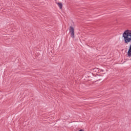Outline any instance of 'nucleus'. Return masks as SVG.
<instances>
[{"label": "nucleus", "instance_id": "3", "mask_svg": "<svg viewBox=\"0 0 131 131\" xmlns=\"http://www.w3.org/2000/svg\"><path fill=\"white\" fill-rule=\"evenodd\" d=\"M128 57H131V45L129 46V48L127 52Z\"/></svg>", "mask_w": 131, "mask_h": 131}, {"label": "nucleus", "instance_id": "1", "mask_svg": "<svg viewBox=\"0 0 131 131\" xmlns=\"http://www.w3.org/2000/svg\"><path fill=\"white\" fill-rule=\"evenodd\" d=\"M122 36L124 38V43L128 45L131 42V30H126L123 33Z\"/></svg>", "mask_w": 131, "mask_h": 131}, {"label": "nucleus", "instance_id": "2", "mask_svg": "<svg viewBox=\"0 0 131 131\" xmlns=\"http://www.w3.org/2000/svg\"><path fill=\"white\" fill-rule=\"evenodd\" d=\"M70 32L71 33V36L72 38H74V28L73 27H70Z\"/></svg>", "mask_w": 131, "mask_h": 131}, {"label": "nucleus", "instance_id": "4", "mask_svg": "<svg viewBox=\"0 0 131 131\" xmlns=\"http://www.w3.org/2000/svg\"><path fill=\"white\" fill-rule=\"evenodd\" d=\"M58 6L60 8V9H62V7H63V5L62 3H58Z\"/></svg>", "mask_w": 131, "mask_h": 131}]
</instances>
